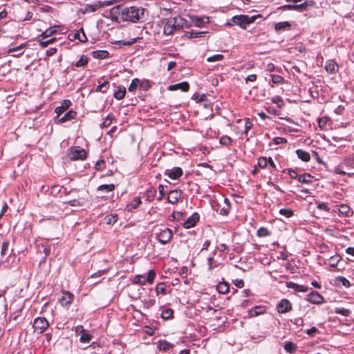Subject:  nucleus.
Returning <instances> with one entry per match:
<instances>
[{
	"instance_id": "f257e3e1",
	"label": "nucleus",
	"mask_w": 354,
	"mask_h": 354,
	"mask_svg": "<svg viewBox=\"0 0 354 354\" xmlns=\"http://www.w3.org/2000/svg\"><path fill=\"white\" fill-rule=\"evenodd\" d=\"M145 9L136 6L126 7L121 10L118 14L122 20L137 22L144 15Z\"/></svg>"
},
{
	"instance_id": "f03ea898",
	"label": "nucleus",
	"mask_w": 354,
	"mask_h": 354,
	"mask_svg": "<svg viewBox=\"0 0 354 354\" xmlns=\"http://www.w3.org/2000/svg\"><path fill=\"white\" fill-rule=\"evenodd\" d=\"M255 19V16L248 17V15H241L234 16L232 19V21L234 24L238 25L241 28L245 29L248 25L253 23Z\"/></svg>"
},
{
	"instance_id": "7ed1b4c3",
	"label": "nucleus",
	"mask_w": 354,
	"mask_h": 354,
	"mask_svg": "<svg viewBox=\"0 0 354 354\" xmlns=\"http://www.w3.org/2000/svg\"><path fill=\"white\" fill-rule=\"evenodd\" d=\"M155 277V271L153 270H150L147 272V278L144 275L138 274L134 277L133 282L139 285H144L146 283V282L149 283V284H152L154 281Z\"/></svg>"
},
{
	"instance_id": "20e7f679",
	"label": "nucleus",
	"mask_w": 354,
	"mask_h": 354,
	"mask_svg": "<svg viewBox=\"0 0 354 354\" xmlns=\"http://www.w3.org/2000/svg\"><path fill=\"white\" fill-rule=\"evenodd\" d=\"M48 326V322L44 317H38L35 319L33 327L35 331L43 333Z\"/></svg>"
},
{
	"instance_id": "39448f33",
	"label": "nucleus",
	"mask_w": 354,
	"mask_h": 354,
	"mask_svg": "<svg viewBox=\"0 0 354 354\" xmlns=\"http://www.w3.org/2000/svg\"><path fill=\"white\" fill-rule=\"evenodd\" d=\"M69 156L70 158L73 160H84L86 157V152L83 149L75 147L71 149Z\"/></svg>"
},
{
	"instance_id": "423d86ee",
	"label": "nucleus",
	"mask_w": 354,
	"mask_h": 354,
	"mask_svg": "<svg viewBox=\"0 0 354 354\" xmlns=\"http://www.w3.org/2000/svg\"><path fill=\"white\" fill-rule=\"evenodd\" d=\"M309 6H310V3H308V2L306 1V2L300 3V4H297V3H295V4L283 5L280 7V9H281L283 10H298V11H303L304 10H306Z\"/></svg>"
},
{
	"instance_id": "0eeeda50",
	"label": "nucleus",
	"mask_w": 354,
	"mask_h": 354,
	"mask_svg": "<svg viewBox=\"0 0 354 354\" xmlns=\"http://www.w3.org/2000/svg\"><path fill=\"white\" fill-rule=\"evenodd\" d=\"M292 310V304L286 299H281L277 305V310L279 313L283 314L290 312Z\"/></svg>"
},
{
	"instance_id": "6e6552de",
	"label": "nucleus",
	"mask_w": 354,
	"mask_h": 354,
	"mask_svg": "<svg viewBox=\"0 0 354 354\" xmlns=\"http://www.w3.org/2000/svg\"><path fill=\"white\" fill-rule=\"evenodd\" d=\"M172 236L171 230L169 228H165L158 234V239L162 244H166L171 239Z\"/></svg>"
},
{
	"instance_id": "1a4fd4ad",
	"label": "nucleus",
	"mask_w": 354,
	"mask_h": 354,
	"mask_svg": "<svg viewBox=\"0 0 354 354\" xmlns=\"http://www.w3.org/2000/svg\"><path fill=\"white\" fill-rule=\"evenodd\" d=\"M165 174L168 176L171 179L176 180L179 178L183 175V170L180 167H176L171 169H167Z\"/></svg>"
},
{
	"instance_id": "9d476101",
	"label": "nucleus",
	"mask_w": 354,
	"mask_h": 354,
	"mask_svg": "<svg viewBox=\"0 0 354 354\" xmlns=\"http://www.w3.org/2000/svg\"><path fill=\"white\" fill-rule=\"evenodd\" d=\"M176 26L177 25L174 24L172 18L167 19L164 25V34L168 35H171L174 31L178 30Z\"/></svg>"
},
{
	"instance_id": "9b49d317",
	"label": "nucleus",
	"mask_w": 354,
	"mask_h": 354,
	"mask_svg": "<svg viewBox=\"0 0 354 354\" xmlns=\"http://www.w3.org/2000/svg\"><path fill=\"white\" fill-rule=\"evenodd\" d=\"M73 295L69 292H64L59 299V302L62 306H68L71 304L73 300Z\"/></svg>"
},
{
	"instance_id": "f8f14e48",
	"label": "nucleus",
	"mask_w": 354,
	"mask_h": 354,
	"mask_svg": "<svg viewBox=\"0 0 354 354\" xmlns=\"http://www.w3.org/2000/svg\"><path fill=\"white\" fill-rule=\"evenodd\" d=\"M307 299L311 303L320 304L324 302L323 297L317 292H312L307 295Z\"/></svg>"
},
{
	"instance_id": "ddd939ff",
	"label": "nucleus",
	"mask_w": 354,
	"mask_h": 354,
	"mask_svg": "<svg viewBox=\"0 0 354 354\" xmlns=\"http://www.w3.org/2000/svg\"><path fill=\"white\" fill-rule=\"evenodd\" d=\"M181 191L178 189H174L170 191L167 196V201L169 203L171 204L176 203L181 196Z\"/></svg>"
},
{
	"instance_id": "4468645a",
	"label": "nucleus",
	"mask_w": 354,
	"mask_h": 354,
	"mask_svg": "<svg viewBox=\"0 0 354 354\" xmlns=\"http://www.w3.org/2000/svg\"><path fill=\"white\" fill-rule=\"evenodd\" d=\"M189 88V84L187 82H183L176 84H171L168 86L169 91L181 90L182 91H187Z\"/></svg>"
},
{
	"instance_id": "2eb2a0df",
	"label": "nucleus",
	"mask_w": 354,
	"mask_h": 354,
	"mask_svg": "<svg viewBox=\"0 0 354 354\" xmlns=\"http://www.w3.org/2000/svg\"><path fill=\"white\" fill-rule=\"evenodd\" d=\"M191 21L192 24L196 27H202L203 24L209 22V18L207 17H199L198 16H191Z\"/></svg>"
},
{
	"instance_id": "dca6fc26",
	"label": "nucleus",
	"mask_w": 354,
	"mask_h": 354,
	"mask_svg": "<svg viewBox=\"0 0 354 354\" xmlns=\"http://www.w3.org/2000/svg\"><path fill=\"white\" fill-rule=\"evenodd\" d=\"M198 215L197 214H194L191 216H189L184 223L183 227L186 229L192 227L195 225L196 223L198 221Z\"/></svg>"
},
{
	"instance_id": "f3484780",
	"label": "nucleus",
	"mask_w": 354,
	"mask_h": 354,
	"mask_svg": "<svg viewBox=\"0 0 354 354\" xmlns=\"http://www.w3.org/2000/svg\"><path fill=\"white\" fill-rule=\"evenodd\" d=\"M100 8H102V5L99 4V2H97L95 4H87L84 8L80 9V11L83 14H86L87 12H93L96 11Z\"/></svg>"
},
{
	"instance_id": "a211bd4d",
	"label": "nucleus",
	"mask_w": 354,
	"mask_h": 354,
	"mask_svg": "<svg viewBox=\"0 0 354 354\" xmlns=\"http://www.w3.org/2000/svg\"><path fill=\"white\" fill-rule=\"evenodd\" d=\"M71 102L68 100H64L61 106H57L55 109V113H57V116L59 117L61 114H62L68 107L71 106Z\"/></svg>"
},
{
	"instance_id": "6ab92c4d",
	"label": "nucleus",
	"mask_w": 354,
	"mask_h": 354,
	"mask_svg": "<svg viewBox=\"0 0 354 354\" xmlns=\"http://www.w3.org/2000/svg\"><path fill=\"white\" fill-rule=\"evenodd\" d=\"M325 69L328 73H335L338 70V65L333 60H329L326 64Z\"/></svg>"
},
{
	"instance_id": "aec40b11",
	"label": "nucleus",
	"mask_w": 354,
	"mask_h": 354,
	"mask_svg": "<svg viewBox=\"0 0 354 354\" xmlns=\"http://www.w3.org/2000/svg\"><path fill=\"white\" fill-rule=\"evenodd\" d=\"M266 313V308L263 306H257L250 310V317H256L263 315Z\"/></svg>"
},
{
	"instance_id": "412c9836",
	"label": "nucleus",
	"mask_w": 354,
	"mask_h": 354,
	"mask_svg": "<svg viewBox=\"0 0 354 354\" xmlns=\"http://www.w3.org/2000/svg\"><path fill=\"white\" fill-rule=\"evenodd\" d=\"M76 115H77V113L75 111L71 110L68 112H67L66 114H64V116H62L60 119H59V122L64 123L65 122L69 121V120L75 118Z\"/></svg>"
},
{
	"instance_id": "4be33fe9",
	"label": "nucleus",
	"mask_w": 354,
	"mask_h": 354,
	"mask_svg": "<svg viewBox=\"0 0 354 354\" xmlns=\"http://www.w3.org/2000/svg\"><path fill=\"white\" fill-rule=\"evenodd\" d=\"M174 24L177 25L178 30L183 27H187V21L183 17L178 16L172 18Z\"/></svg>"
},
{
	"instance_id": "5701e85b",
	"label": "nucleus",
	"mask_w": 354,
	"mask_h": 354,
	"mask_svg": "<svg viewBox=\"0 0 354 354\" xmlns=\"http://www.w3.org/2000/svg\"><path fill=\"white\" fill-rule=\"evenodd\" d=\"M296 153L297 157L304 162H308L310 159V154L307 151L302 149H297L296 151Z\"/></svg>"
},
{
	"instance_id": "b1692460",
	"label": "nucleus",
	"mask_w": 354,
	"mask_h": 354,
	"mask_svg": "<svg viewBox=\"0 0 354 354\" xmlns=\"http://www.w3.org/2000/svg\"><path fill=\"white\" fill-rule=\"evenodd\" d=\"M173 347V344L166 340H160L158 342V348L160 351H166Z\"/></svg>"
},
{
	"instance_id": "393cba45",
	"label": "nucleus",
	"mask_w": 354,
	"mask_h": 354,
	"mask_svg": "<svg viewBox=\"0 0 354 354\" xmlns=\"http://www.w3.org/2000/svg\"><path fill=\"white\" fill-rule=\"evenodd\" d=\"M288 287L290 288H292L296 291L303 292H306L308 290L307 287L302 286V285L297 284L294 282H289L288 283Z\"/></svg>"
},
{
	"instance_id": "a878e982",
	"label": "nucleus",
	"mask_w": 354,
	"mask_h": 354,
	"mask_svg": "<svg viewBox=\"0 0 354 354\" xmlns=\"http://www.w3.org/2000/svg\"><path fill=\"white\" fill-rule=\"evenodd\" d=\"M126 93V88L123 86H119L117 91L114 93V97L117 100H122L124 97Z\"/></svg>"
},
{
	"instance_id": "bb28decb",
	"label": "nucleus",
	"mask_w": 354,
	"mask_h": 354,
	"mask_svg": "<svg viewBox=\"0 0 354 354\" xmlns=\"http://www.w3.org/2000/svg\"><path fill=\"white\" fill-rule=\"evenodd\" d=\"M10 319L19 323L22 320L21 308L13 312L10 314Z\"/></svg>"
},
{
	"instance_id": "cd10ccee",
	"label": "nucleus",
	"mask_w": 354,
	"mask_h": 354,
	"mask_svg": "<svg viewBox=\"0 0 354 354\" xmlns=\"http://www.w3.org/2000/svg\"><path fill=\"white\" fill-rule=\"evenodd\" d=\"M93 56L96 59H104L108 57L109 52L106 50H95L93 52Z\"/></svg>"
},
{
	"instance_id": "c85d7f7f",
	"label": "nucleus",
	"mask_w": 354,
	"mask_h": 354,
	"mask_svg": "<svg viewBox=\"0 0 354 354\" xmlns=\"http://www.w3.org/2000/svg\"><path fill=\"white\" fill-rule=\"evenodd\" d=\"M217 290L221 294H226L229 291V286L226 282H221L217 285Z\"/></svg>"
},
{
	"instance_id": "c756f323",
	"label": "nucleus",
	"mask_w": 354,
	"mask_h": 354,
	"mask_svg": "<svg viewBox=\"0 0 354 354\" xmlns=\"http://www.w3.org/2000/svg\"><path fill=\"white\" fill-rule=\"evenodd\" d=\"M284 349L290 353H293L297 350V345L292 342H286Z\"/></svg>"
},
{
	"instance_id": "7c9ffc66",
	"label": "nucleus",
	"mask_w": 354,
	"mask_h": 354,
	"mask_svg": "<svg viewBox=\"0 0 354 354\" xmlns=\"http://www.w3.org/2000/svg\"><path fill=\"white\" fill-rule=\"evenodd\" d=\"M290 28V24L288 21H282L277 23L274 26V28L277 31L289 29Z\"/></svg>"
},
{
	"instance_id": "2f4dec72",
	"label": "nucleus",
	"mask_w": 354,
	"mask_h": 354,
	"mask_svg": "<svg viewBox=\"0 0 354 354\" xmlns=\"http://www.w3.org/2000/svg\"><path fill=\"white\" fill-rule=\"evenodd\" d=\"M88 58L87 56L83 55L80 59L75 63V66L77 68L85 67L88 64Z\"/></svg>"
},
{
	"instance_id": "473e14b6",
	"label": "nucleus",
	"mask_w": 354,
	"mask_h": 354,
	"mask_svg": "<svg viewBox=\"0 0 354 354\" xmlns=\"http://www.w3.org/2000/svg\"><path fill=\"white\" fill-rule=\"evenodd\" d=\"M142 203L140 198L136 197L132 203L127 205L128 209L131 210V209H136L138 208L140 205Z\"/></svg>"
},
{
	"instance_id": "72a5a7b5",
	"label": "nucleus",
	"mask_w": 354,
	"mask_h": 354,
	"mask_svg": "<svg viewBox=\"0 0 354 354\" xmlns=\"http://www.w3.org/2000/svg\"><path fill=\"white\" fill-rule=\"evenodd\" d=\"M313 176L308 174H305L304 175H300L298 177V180L303 183H311V179Z\"/></svg>"
},
{
	"instance_id": "f704fd0d",
	"label": "nucleus",
	"mask_w": 354,
	"mask_h": 354,
	"mask_svg": "<svg viewBox=\"0 0 354 354\" xmlns=\"http://www.w3.org/2000/svg\"><path fill=\"white\" fill-rule=\"evenodd\" d=\"M156 292L157 295L162 294L165 295L166 293V285L165 283L161 282L158 283L156 288Z\"/></svg>"
},
{
	"instance_id": "c9c22d12",
	"label": "nucleus",
	"mask_w": 354,
	"mask_h": 354,
	"mask_svg": "<svg viewBox=\"0 0 354 354\" xmlns=\"http://www.w3.org/2000/svg\"><path fill=\"white\" fill-rule=\"evenodd\" d=\"M156 194V189L153 188V187H150L146 192L147 199L149 201H152L154 198Z\"/></svg>"
},
{
	"instance_id": "e433bc0d",
	"label": "nucleus",
	"mask_w": 354,
	"mask_h": 354,
	"mask_svg": "<svg viewBox=\"0 0 354 354\" xmlns=\"http://www.w3.org/2000/svg\"><path fill=\"white\" fill-rule=\"evenodd\" d=\"M115 185L113 184L109 185H102L97 187V190L99 191H105L106 192H111L114 189Z\"/></svg>"
},
{
	"instance_id": "4c0bfd02",
	"label": "nucleus",
	"mask_w": 354,
	"mask_h": 354,
	"mask_svg": "<svg viewBox=\"0 0 354 354\" xmlns=\"http://www.w3.org/2000/svg\"><path fill=\"white\" fill-rule=\"evenodd\" d=\"M334 311L336 314H340L345 317H348L351 313L348 309L344 308H335Z\"/></svg>"
},
{
	"instance_id": "58836bf2",
	"label": "nucleus",
	"mask_w": 354,
	"mask_h": 354,
	"mask_svg": "<svg viewBox=\"0 0 354 354\" xmlns=\"http://www.w3.org/2000/svg\"><path fill=\"white\" fill-rule=\"evenodd\" d=\"M204 34H205V32H193V31H189V32H187L185 35L188 38H198V37L203 36Z\"/></svg>"
},
{
	"instance_id": "ea45409f",
	"label": "nucleus",
	"mask_w": 354,
	"mask_h": 354,
	"mask_svg": "<svg viewBox=\"0 0 354 354\" xmlns=\"http://www.w3.org/2000/svg\"><path fill=\"white\" fill-rule=\"evenodd\" d=\"M91 335H90L88 333H86L85 330L83 333L81 334L80 340L83 343H88L91 339Z\"/></svg>"
},
{
	"instance_id": "a19ab883",
	"label": "nucleus",
	"mask_w": 354,
	"mask_h": 354,
	"mask_svg": "<svg viewBox=\"0 0 354 354\" xmlns=\"http://www.w3.org/2000/svg\"><path fill=\"white\" fill-rule=\"evenodd\" d=\"M173 313H174V312L171 308H167V309H165L164 310H162L161 317L164 319H168L172 317Z\"/></svg>"
},
{
	"instance_id": "79ce46f5",
	"label": "nucleus",
	"mask_w": 354,
	"mask_h": 354,
	"mask_svg": "<svg viewBox=\"0 0 354 354\" xmlns=\"http://www.w3.org/2000/svg\"><path fill=\"white\" fill-rule=\"evenodd\" d=\"M106 223L108 225L114 224L118 221V215L117 214H111L105 218Z\"/></svg>"
},
{
	"instance_id": "37998d69",
	"label": "nucleus",
	"mask_w": 354,
	"mask_h": 354,
	"mask_svg": "<svg viewBox=\"0 0 354 354\" xmlns=\"http://www.w3.org/2000/svg\"><path fill=\"white\" fill-rule=\"evenodd\" d=\"M139 83H140V81L138 79H137V78L133 79L131 81V82L128 88L129 91L130 92H134L136 90Z\"/></svg>"
},
{
	"instance_id": "c03bdc74",
	"label": "nucleus",
	"mask_w": 354,
	"mask_h": 354,
	"mask_svg": "<svg viewBox=\"0 0 354 354\" xmlns=\"http://www.w3.org/2000/svg\"><path fill=\"white\" fill-rule=\"evenodd\" d=\"M56 31L57 30L55 28H50L46 30L45 31H44L41 33V37L43 39L47 38V37L51 36L53 34H54Z\"/></svg>"
},
{
	"instance_id": "a18cd8bd",
	"label": "nucleus",
	"mask_w": 354,
	"mask_h": 354,
	"mask_svg": "<svg viewBox=\"0 0 354 354\" xmlns=\"http://www.w3.org/2000/svg\"><path fill=\"white\" fill-rule=\"evenodd\" d=\"M223 55L221 54H216L207 58L208 62H218L223 59Z\"/></svg>"
},
{
	"instance_id": "49530a36",
	"label": "nucleus",
	"mask_w": 354,
	"mask_h": 354,
	"mask_svg": "<svg viewBox=\"0 0 354 354\" xmlns=\"http://www.w3.org/2000/svg\"><path fill=\"white\" fill-rule=\"evenodd\" d=\"M339 211L342 214L348 216L351 212L350 207L346 205H341L339 208Z\"/></svg>"
},
{
	"instance_id": "de8ad7c7",
	"label": "nucleus",
	"mask_w": 354,
	"mask_h": 354,
	"mask_svg": "<svg viewBox=\"0 0 354 354\" xmlns=\"http://www.w3.org/2000/svg\"><path fill=\"white\" fill-rule=\"evenodd\" d=\"M232 141L231 138L227 136H222L220 139V143L224 146H229Z\"/></svg>"
},
{
	"instance_id": "09e8293b",
	"label": "nucleus",
	"mask_w": 354,
	"mask_h": 354,
	"mask_svg": "<svg viewBox=\"0 0 354 354\" xmlns=\"http://www.w3.org/2000/svg\"><path fill=\"white\" fill-rule=\"evenodd\" d=\"M138 39H140L139 37H136V38H133V39H131V40H129V41H124V40H121V41H118V44L119 45H124V46H130V45H132L133 44L136 43Z\"/></svg>"
},
{
	"instance_id": "8fccbe9b",
	"label": "nucleus",
	"mask_w": 354,
	"mask_h": 354,
	"mask_svg": "<svg viewBox=\"0 0 354 354\" xmlns=\"http://www.w3.org/2000/svg\"><path fill=\"white\" fill-rule=\"evenodd\" d=\"M268 159L266 157H261L258 160V165L261 168H266L268 165Z\"/></svg>"
},
{
	"instance_id": "3c124183",
	"label": "nucleus",
	"mask_w": 354,
	"mask_h": 354,
	"mask_svg": "<svg viewBox=\"0 0 354 354\" xmlns=\"http://www.w3.org/2000/svg\"><path fill=\"white\" fill-rule=\"evenodd\" d=\"M279 213L281 215H283L286 218H289V217L292 216L293 214L292 211L290 209H281L279 210Z\"/></svg>"
},
{
	"instance_id": "603ef678",
	"label": "nucleus",
	"mask_w": 354,
	"mask_h": 354,
	"mask_svg": "<svg viewBox=\"0 0 354 354\" xmlns=\"http://www.w3.org/2000/svg\"><path fill=\"white\" fill-rule=\"evenodd\" d=\"M107 88H108V82H104L102 84H100L97 86L96 91H100L102 93H105L106 91Z\"/></svg>"
},
{
	"instance_id": "864d4df0",
	"label": "nucleus",
	"mask_w": 354,
	"mask_h": 354,
	"mask_svg": "<svg viewBox=\"0 0 354 354\" xmlns=\"http://www.w3.org/2000/svg\"><path fill=\"white\" fill-rule=\"evenodd\" d=\"M9 243L8 241H3L1 250V254L2 256H5L7 254V251L8 249Z\"/></svg>"
},
{
	"instance_id": "5fc2aeb1",
	"label": "nucleus",
	"mask_w": 354,
	"mask_h": 354,
	"mask_svg": "<svg viewBox=\"0 0 354 354\" xmlns=\"http://www.w3.org/2000/svg\"><path fill=\"white\" fill-rule=\"evenodd\" d=\"M113 117L109 115L105 120L101 124V128L107 127L111 125L112 122Z\"/></svg>"
},
{
	"instance_id": "6e6d98bb",
	"label": "nucleus",
	"mask_w": 354,
	"mask_h": 354,
	"mask_svg": "<svg viewBox=\"0 0 354 354\" xmlns=\"http://www.w3.org/2000/svg\"><path fill=\"white\" fill-rule=\"evenodd\" d=\"M317 122H318L319 127L321 129H323L327 124L328 119H327V118H318Z\"/></svg>"
},
{
	"instance_id": "4d7b16f0",
	"label": "nucleus",
	"mask_w": 354,
	"mask_h": 354,
	"mask_svg": "<svg viewBox=\"0 0 354 354\" xmlns=\"http://www.w3.org/2000/svg\"><path fill=\"white\" fill-rule=\"evenodd\" d=\"M55 40V38H51L46 41H39V44L41 48L47 47L50 44H52Z\"/></svg>"
},
{
	"instance_id": "13d9d810",
	"label": "nucleus",
	"mask_w": 354,
	"mask_h": 354,
	"mask_svg": "<svg viewBox=\"0 0 354 354\" xmlns=\"http://www.w3.org/2000/svg\"><path fill=\"white\" fill-rule=\"evenodd\" d=\"M271 78L272 82L274 84H280L283 80V78L279 75H272Z\"/></svg>"
},
{
	"instance_id": "bf43d9fd",
	"label": "nucleus",
	"mask_w": 354,
	"mask_h": 354,
	"mask_svg": "<svg viewBox=\"0 0 354 354\" xmlns=\"http://www.w3.org/2000/svg\"><path fill=\"white\" fill-rule=\"evenodd\" d=\"M75 38L78 39L80 41H84L86 40V37L83 29H81V32H78L75 34Z\"/></svg>"
},
{
	"instance_id": "052dcab7",
	"label": "nucleus",
	"mask_w": 354,
	"mask_h": 354,
	"mask_svg": "<svg viewBox=\"0 0 354 354\" xmlns=\"http://www.w3.org/2000/svg\"><path fill=\"white\" fill-rule=\"evenodd\" d=\"M268 234H269L268 230L263 227H261L257 231V235L259 236L264 237V236H268Z\"/></svg>"
},
{
	"instance_id": "680f3d73",
	"label": "nucleus",
	"mask_w": 354,
	"mask_h": 354,
	"mask_svg": "<svg viewBox=\"0 0 354 354\" xmlns=\"http://www.w3.org/2000/svg\"><path fill=\"white\" fill-rule=\"evenodd\" d=\"M317 209L319 210H324L325 212H329L330 209L326 203H318Z\"/></svg>"
},
{
	"instance_id": "e2e57ef3",
	"label": "nucleus",
	"mask_w": 354,
	"mask_h": 354,
	"mask_svg": "<svg viewBox=\"0 0 354 354\" xmlns=\"http://www.w3.org/2000/svg\"><path fill=\"white\" fill-rule=\"evenodd\" d=\"M158 191H159V196L157 198V200L162 201L164 197V195H165L164 186L162 185H159Z\"/></svg>"
},
{
	"instance_id": "0e129e2a",
	"label": "nucleus",
	"mask_w": 354,
	"mask_h": 354,
	"mask_svg": "<svg viewBox=\"0 0 354 354\" xmlns=\"http://www.w3.org/2000/svg\"><path fill=\"white\" fill-rule=\"evenodd\" d=\"M273 142L275 145H279L286 143L287 142L286 138H281V137H276L273 139Z\"/></svg>"
},
{
	"instance_id": "69168bd1",
	"label": "nucleus",
	"mask_w": 354,
	"mask_h": 354,
	"mask_svg": "<svg viewBox=\"0 0 354 354\" xmlns=\"http://www.w3.org/2000/svg\"><path fill=\"white\" fill-rule=\"evenodd\" d=\"M338 281L342 283V284L345 287H349L350 286V282L348 279H346L345 277H340L338 279Z\"/></svg>"
},
{
	"instance_id": "338daca9",
	"label": "nucleus",
	"mask_w": 354,
	"mask_h": 354,
	"mask_svg": "<svg viewBox=\"0 0 354 354\" xmlns=\"http://www.w3.org/2000/svg\"><path fill=\"white\" fill-rule=\"evenodd\" d=\"M272 102L277 104L279 107H281L283 104V102L280 97H274L272 98Z\"/></svg>"
},
{
	"instance_id": "774afa93",
	"label": "nucleus",
	"mask_w": 354,
	"mask_h": 354,
	"mask_svg": "<svg viewBox=\"0 0 354 354\" xmlns=\"http://www.w3.org/2000/svg\"><path fill=\"white\" fill-rule=\"evenodd\" d=\"M318 332V330L316 327L315 326H313L312 328H310V329H308L306 330V333L310 335V336H314V335L315 333H317Z\"/></svg>"
}]
</instances>
